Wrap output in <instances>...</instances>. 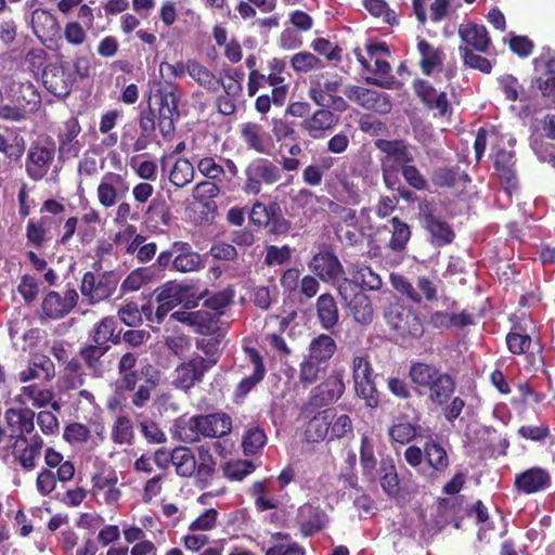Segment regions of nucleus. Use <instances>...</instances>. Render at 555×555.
Returning <instances> with one entry per match:
<instances>
[{"label": "nucleus", "instance_id": "nucleus-35", "mask_svg": "<svg viewBox=\"0 0 555 555\" xmlns=\"http://www.w3.org/2000/svg\"><path fill=\"white\" fill-rule=\"evenodd\" d=\"M317 312L320 324L324 330H331L338 323V308L332 295L322 294L318 298Z\"/></svg>", "mask_w": 555, "mask_h": 555}, {"label": "nucleus", "instance_id": "nucleus-34", "mask_svg": "<svg viewBox=\"0 0 555 555\" xmlns=\"http://www.w3.org/2000/svg\"><path fill=\"white\" fill-rule=\"evenodd\" d=\"M170 320L186 324L201 334H205L211 328V315L203 310L176 311L170 315Z\"/></svg>", "mask_w": 555, "mask_h": 555}, {"label": "nucleus", "instance_id": "nucleus-8", "mask_svg": "<svg viewBox=\"0 0 555 555\" xmlns=\"http://www.w3.org/2000/svg\"><path fill=\"white\" fill-rule=\"evenodd\" d=\"M154 99L159 106L162 131L167 133L173 131V119L175 116H178L179 93L177 86L169 81L160 82Z\"/></svg>", "mask_w": 555, "mask_h": 555}, {"label": "nucleus", "instance_id": "nucleus-44", "mask_svg": "<svg viewBox=\"0 0 555 555\" xmlns=\"http://www.w3.org/2000/svg\"><path fill=\"white\" fill-rule=\"evenodd\" d=\"M335 350L336 344L334 339L326 334H321L310 343L308 356L322 363H326L333 357Z\"/></svg>", "mask_w": 555, "mask_h": 555}, {"label": "nucleus", "instance_id": "nucleus-26", "mask_svg": "<svg viewBox=\"0 0 555 555\" xmlns=\"http://www.w3.org/2000/svg\"><path fill=\"white\" fill-rule=\"evenodd\" d=\"M241 138L248 149L260 154H269L272 149L270 134L257 122H245L241 125Z\"/></svg>", "mask_w": 555, "mask_h": 555}, {"label": "nucleus", "instance_id": "nucleus-17", "mask_svg": "<svg viewBox=\"0 0 555 555\" xmlns=\"http://www.w3.org/2000/svg\"><path fill=\"white\" fill-rule=\"evenodd\" d=\"M345 95L366 109L387 113L390 109L388 95L358 86H348L344 90Z\"/></svg>", "mask_w": 555, "mask_h": 555}, {"label": "nucleus", "instance_id": "nucleus-37", "mask_svg": "<svg viewBox=\"0 0 555 555\" xmlns=\"http://www.w3.org/2000/svg\"><path fill=\"white\" fill-rule=\"evenodd\" d=\"M417 51L421 55V67L424 74L430 75L443 63V53L424 39H418Z\"/></svg>", "mask_w": 555, "mask_h": 555}, {"label": "nucleus", "instance_id": "nucleus-31", "mask_svg": "<svg viewBox=\"0 0 555 555\" xmlns=\"http://www.w3.org/2000/svg\"><path fill=\"white\" fill-rule=\"evenodd\" d=\"M249 362L253 365V373L243 378L236 388L238 396H246L257 384H259L266 374V367L262 362V358L257 350L254 348H246Z\"/></svg>", "mask_w": 555, "mask_h": 555}, {"label": "nucleus", "instance_id": "nucleus-12", "mask_svg": "<svg viewBox=\"0 0 555 555\" xmlns=\"http://www.w3.org/2000/svg\"><path fill=\"white\" fill-rule=\"evenodd\" d=\"M375 146L383 153L380 157V166L390 168H402L405 164L413 160V156L408 145L402 140H384L375 141Z\"/></svg>", "mask_w": 555, "mask_h": 555}, {"label": "nucleus", "instance_id": "nucleus-58", "mask_svg": "<svg viewBox=\"0 0 555 555\" xmlns=\"http://www.w3.org/2000/svg\"><path fill=\"white\" fill-rule=\"evenodd\" d=\"M395 331L401 336H409L418 338L424 333V327L421 319L414 312H406L405 318L398 324Z\"/></svg>", "mask_w": 555, "mask_h": 555}, {"label": "nucleus", "instance_id": "nucleus-7", "mask_svg": "<svg viewBox=\"0 0 555 555\" xmlns=\"http://www.w3.org/2000/svg\"><path fill=\"white\" fill-rule=\"evenodd\" d=\"M244 189L249 194H258L262 183L273 184L281 179V170L268 158H255L245 169Z\"/></svg>", "mask_w": 555, "mask_h": 555}, {"label": "nucleus", "instance_id": "nucleus-21", "mask_svg": "<svg viewBox=\"0 0 555 555\" xmlns=\"http://www.w3.org/2000/svg\"><path fill=\"white\" fill-rule=\"evenodd\" d=\"M35 413L28 408H10L5 411V431L12 439H21L34 430Z\"/></svg>", "mask_w": 555, "mask_h": 555}, {"label": "nucleus", "instance_id": "nucleus-64", "mask_svg": "<svg viewBox=\"0 0 555 555\" xmlns=\"http://www.w3.org/2000/svg\"><path fill=\"white\" fill-rule=\"evenodd\" d=\"M43 446L41 438L35 437L30 443L22 451L20 455L21 465L26 469H31L36 465V460L40 455Z\"/></svg>", "mask_w": 555, "mask_h": 555}, {"label": "nucleus", "instance_id": "nucleus-30", "mask_svg": "<svg viewBox=\"0 0 555 555\" xmlns=\"http://www.w3.org/2000/svg\"><path fill=\"white\" fill-rule=\"evenodd\" d=\"M54 393L51 389L37 384L23 386L15 396V401L22 405L31 404L35 408H43L52 402Z\"/></svg>", "mask_w": 555, "mask_h": 555}, {"label": "nucleus", "instance_id": "nucleus-53", "mask_svg": "<svg viewBox=\"0 0 555 555\" xmlns=\"http://www.w3.org/2000/svg\"><path fill=\"white\" fill-rule=\"evenodd\" d=\"M380 486L389 495H396L399 491V478L391 460H383L380 463Z\"/></svg>", "mask_w": 555, "mask_h": 555}, {"label": "nucleus", "instance_id": "nucleus-5", "mask_svg": "<svg viewBox=\"0 0 555 555\" xmlns=\"http://www.w3.org/2000/svg\"><path fill=\"white\" fill-rule=\"evenodd\" d=\"M216 364L215 359L194 354L189 360L181 362L173 372L172 385L188 391L197 383H201L206 374Z\"/></svg>", "mask_w": 555, "mask_h": 555}, {"label": "nucleus", "instance_id": "nucleus-56", "mask_svg": "<svg viewBox=\"0 0 555 555\" xmlns=\"http://www.w3.org/2000/svg\"><path fill=\"white\" fill-rule=\"evenodd\" d=\"M291 65L297 73H308L312 69H320L323 67V62L311 52H298L291 59Z\"/></svg>", "mask_w": 555, "mask_h": 555}, {"label": "nucleus", "instance_id": "nucleus-13", "mask_svg": "<svg viewBox=\"0 0 555 555\" xmlns=\"http://www.w3.org/2000/svg\"><path fill=\"white\" fill-rule=\"evenodd\" d=\"M309 270L326 283L337 282L344 274L339 259L328 250L315 254L308 263Z\"/></svg>", "mask_w": 555, "mask_h": 555}, {"label": "nucleus", "instance_id": "nucleus-18", "mask_svg": "<svg viewBox=\"0 0 555 555\" xmlns=\"http://www.w3.org/2000/svg\"><path fill=\"white\" fill-rule=\"evenodd\" d=\"M122 483L118 482L115 472L102 474L93 477V493L108 506H118L122 498Z\"/></svg>", "mask_w": 555, "mask_h": 555}, {"label": "nucleus", "instance_id": "nucleus-20", "mask_svg": "<svg viewBox=\"0 0 555 555\" xmlns=\"http://www.w3.org/2000/svg\"><path fill=\"white\" fill-rule=\"evenodd\" d=\"M77 299L78 294L75 289H68L64 295L50 292L42 301V312L47 318L61 319L76 306Z\"/></svg>", "mask_w": 555, "mask_h": 555}, {"label": "nucleus", "instance_id": "nucleus-25", "mask_svg": "<svg viewBox=\"0 0 555 555\" xmlns=\"http://www.w3.org/2000/svg\"><path fill=\"white\" fill-rule=\"evenodd\" d=\"M338 116L330 109L322 107L308 116L300 124V128L313 139H321L338 122Z\"/></svg>", "mask_w": 555, "mask_h": 555}, {"label": "nucleus", "instance_id": "nucleus-59", "mask_svg": "<svg viewBox=\"0 0 555 555\" xmlns=\"http://www.w3.org/2000/svg\"><path fill=\"white\" fill-rule=\"evenodd\" d=\"M395 331L401 336H409L418 338L424 333V327L421 319L414 312H406L405 318L398 324Z\"/></svg>", "mask_w": 555, "mask_h": 555}, {"label": "nucleus", "instance_id": "nucleus-6", "mask_svg": "<svg viewBox=\"0 0 555 555\" xmlns=\"http://www.w3.org/2000/svg\"><path fill=\"white\" fill-rule=\"evenodd\" d=\"M366 52L369 60L364 57L360 51L354 50L358 62L364 68L380 76L379 79H367V81L379 87H388L389 81L386 80V78L390 74L391 66L388 62L390 52L387 44L385 42L370 43L366 46Z\"/></svg>", "mask_w": 555, "mask_h": 555}, {"label": "nucleus", "instance_id": "nucleus-55", "mask_svg": "<svg viewBox=\"0 0 555 555\" xmlns=\"http://www.w3.org/2000/svg\"><path fill=\"white\" fill-rule=\"evenodd\" d=\"M185 296V288L177 283H167L157 294V301H163V306H170L172 309L180 305Z\"/></svg>", "mask_w": 555, "mask_h": 555}, {"label": "nucleus", "instance_id": "nucleus-14", "mask_svg": "<svg viewBox=\"0 0 555 555\" xmlns=\"http://www.w3.org/2000/svg\"><path fill=\"white\" fill-rule=\"evenodd\" d=\"M30 26L35 36L44 44L60 38V24L56 17L46 9H35L31 12Z\"/></svg>", "mask_w": 555, "mask_h": 555}, {"label": "nucleus", "instance_id": "nucleus-38", "mask_svg": "<svg viewBox=\"0 0 555 555\" xmlns=\"http://www.w3.org/2000/svg\"><path fill=\"white\" fill-rule=\"evenodd\" d=\"M328 192L335 194L337 197L357 201L359 197L358 188L347 180L344 171L334 170L331 173V179L327 181Z\"/></svg>", "mask_w": 555, "mask_h": 555}, {"label": "nucleus", "instance_id": "nucleus-27", "mask_svg": "<svg viewBox=\"0 0 555 555\" xmlns=\"http://www.w3.org/2000/svg\"><path fill=\"white\" fill-rule=\"evenodd\" d=\"M345 392L344 375L335 372L314 389V399L318 404L327 405L336 402Z\"/></svg>", "mask_w": 555, "mask_h": 555}, {"label": "nucleus", "instance_id": "nucleus-42", "mask_svg": "<svg viewBox=\"0 0 555 555\" xmlns=\"http://www.w3.org/2000/svg\"><path fill=\"white\" fill-rule=\"evenodd\" d=\"M440 373L434 365L416 362L411 365L409 376L416 387L427 389Z\"/></svg>", "mask_w": 555, "mask_h": 555}, {"label": "nucleus", "instance_id": "nucleus-60", "mask_svg": "<svg viewBox=\"0 0 555 555\" xmlns=\"http://www.w3.org/2000/svg\"><path fill=\"white\" fill-rule=\"evenodd\" d=\"M112 439L118 444H130L133 439L132 422L126 416H118L112 429Z\"/></svg>", "mask_w": 555, "mask_h": 555}, {"label": "nucleus", "instance_id": "nucleus-9", "mask_svg": "<svg viewBox=\"0 0 555 555\" xmlns=\"http://www.w3.org/2000/svg\"><path fill=\"white\" fill-rule=\"evenodd\" d=\"M116 286L117 279L112 272L99 275L87 272L82 278L80 291L90 304H96L108 298L116 289Z\"/></svg>", "mask_w": 555, "mask_h": 555}, {"label": "nucleus", "instance_id": "nucleus-19", "mask_svg": "<svg viewBox=\"0 0 555 555\" xmlns=\"http://www.w3.org/2000/svg\"><path fill=\"white\" fill-rule=\"evenodd\" d=\"M81 128L77 118H69L63 124L57 134L59 140V154L60 157L74 158L78 156L82 149V143L79 141Z\"/></svg>", "mask_w": 555, "mask_h": 555}, {"label": "nucleus", "instance_id": "nucleus-43", "mask_svg": "<svg viewBox=\"0 0 555 555\" xmlns=\"http://www.w3.org/2000/svg\"><path fill=\"white\" fill-rule=\"evenodd\" d=\"M425 227L438 245H446L452 242L454 233L451 227L431 214L425 217Z\"/></svg>", "mask_w": 555, "mask_h": 555}, {"label": "nucleus", "instance_id": "nucleus-24", "mask_svg": "<svg viewBox=\"0 0 555 555\" xmlns=\"http://www.w3.org/2000/svg\"><path fill=\"white\" fill-rule=\"evenodd\" d=\"M326 521V514L318 506L304 504L298 508L296 522L305 537H311L321 531Z\"/></svg>", "mask_w": 555, "mask_h": 555}, {"label": "nucleus", "instance_id": "nucleus-1", "mask_svg": "<svg viewBox=\"0 0 555 555\" xmlns=\"http://www.w3.org/2000/svg\"><path fill=\"white\" fill-rule=\"evenodd\" d=\"M175 435L183 442L198 441L202 436L216 438L231 433L232 420L223 413L217 412L207 415L182 416L176 420Z\"/></svg>", "mask_w": 555, "mask_h": 555}, {"label": "nucleus", "instance_id": "nucleus-48", "mask_svg": "<svg viewBox=\"0 0 555 555\" xmlns=\"http://www.w3.org/2000/svg\"><path fill=\"white\" fill-rule=\"evenodd\" d=\"M352 281L357 283L361 291H378L383 286L380 275L367 266H359Z\"/></svg>", "mask_w": 555, "mask_h": 555}, {"label": "nucleus", "instance_id": "nucleus-54", "mask_svg": "<svg viewBox=\"0 0 555 555\" xmlns=\"http://www.w3.org/2000/svg\"><path fill=\"white\" fill-rule=\"evenodd\" d=\"M153 273L147 268H138L130 272L122 281L120 289L122 293L137 292L151 282Z\"/></svg>", "mask_w": 555, "mask_h": 555}, {"label": "nucleus", "instance_id": "nucleus-15", "mask_svg": "<svg viewBox=\"0 0 555 555\" xmlns=\"http://www.w3.org/2000/svg\"><path fill=\"white\" fill-rule=\"evenodd\" d=\"M42 82L50 93L65 96L72 90L74 78L70 70L63 65L50 64L43 69Z\"/></svg>", "mask_w": 555, "mask_h": 555}, {"label": "nucleus", "instance_id": "nucleus-63", "mask_svg": "<svg viewBox=\"0 0 555 555\" xmlns=\"http://www.w3.org/2000/svg\"><path fill=\"white\" fill-rule=\"evenodd\" d=\"M116 321L114 318L102 319L94 327L92 338L98 345H105L114 335Z\"/></svg>", "mask_w": 555, "mask_h": 555}, {"label": "nucleus", "instance_id": "nucleus-33", "mask_svg": "<svg viewBox=\"0 0 555 555\" xmlns=\"http://www.w3.org/2000/svg\"><path fill=\"white\" fill-rule=\"evenodd\" d=\"M271 541L272 544L268 547L262 546L266 555H306L305 547L292 541L289 533H272Z\"/></svg>", "mask_w": 555, "mask_h": 555}, {"label": "nucleus", "instance_id": "nucleus-28", "mask_svg": "<svg viewBox=\"0 0 555 555\" xmlns=\"http://www.w3.org/2000/svg\"><path fill=\"white\" fill-rule=\"evenodd\" d=\"M459 35L463 43H465L464 48L474 49L479 52H487L491 42L487 28L483 25L462 24L459 27Z\"/></svg>", "mask_w": 555, "mask_h": 555}, {"label": "nucleus", "instance_id": "nucleus-32", "mask_svg": "<svg viewBox=\"0 0 555 555\" xmlns=\"http://www.w3.org/2000/svg\"><path fill=\"white\" fill-rule=\"evenodd\" d=\"M513 152L506 150H498L494 155L495 169L499 173L501 182L505 185L507 193H511L517 188V180L513 169Z\"/></svg>", "mask_w": 555, "mask_h": 555}, {"label": "nucleus", "instance_id": "nucleus-47", "mask_svg": "<svg viewBox=\"0 0 555 555\" xmlns=\"http://www.w3.org/2000/svg\"><path fill=\"white\" fill-rule=\"evenodd\" d=\"M145 242V237L137 233V228L132 224H127L121 231L115 236V243L117 246L127 254L137 253L140 245Z\"/></svg>", "mask_w": 555, "mask_h": 555}, {"label": "nucleus", "instance_id": "nucleus-49", "mask_svg": "<svg viewBox=\"0 0 555 555\" xmlns=\"http://www.w3.org/2000/svg\"><path fill=\"white\" fill-rule=\"evenodd\" d=\"M390 222L392 230L388 246L393 251H402L405 249V246L411 237L410 227L397 217H393Z\"/></svg>", "mask_w": 555, "mask_h": 555}, {"label": "nucleus", "instance_id": "nucleus-3", "mask_svg": "<svg viewBox=\"0 0 555 555\" xmlns=\"http://www.w3.org/2000/svg\"><path fill=\"white\" fill-rule=\"evenodd\" d=\"M338 293L354 321L362 325L372 323L374 309L371 299L351 279H343L338 284Z\"/></svg>", "mask_w": 555, "mask_h": 555}, {"label": "nucleus", "instance_id": "nucleus-10", "mask_svg": "<svg viewBox=\"0 0 555 555\" xmlns=\"http://www.w3.org/2000/svg\"><path fill=\"white\" fill-rule=\"evenodd\" d=\"M129 191V184L125 177L116 172H106L96 189L99 203L111 208L116 205L118 198L124 197Z\"/></svg>", "mask_w": 555, "mask_h": 555}, {"label": "nucleus", "instance_id": "nucleus-46", "mask_svg": "<svg viewBox=\"0 0 555 555\" xmlns=\"http://www.w3.org/2000/svg\"><path fill=\"white\" fill-rule=\"evenodd\" d=\"M46 464L51 467H57V479L62 482L68 481L74 477L75 467L72 462L64 461L63 455L52 448L47 449L44 454Z\"/></svg>", "mask_w": 555, "mask_h": 555}, {"label": "nucleus", "instance_id": "nucleus-4", "mask_svg": "<svg viewBox=\"0 0 555 555\" xmlns=\"http://www.w3.org/2000/svg\"><path fill=\"white\" fill-rule=\"evenodd\" d=\"M351 370L357 396L364 400L367 408H376L379 399L369 357L363 353L354 356L351 362Z\"/></svg>", "mask_w": 555, "mask_h": 555}, {"label": "nucleus", "instance_id": "nucleus-22", "mask_svg": "<svg viewBox=\"0 0 555 555\" xmlns=\"http://www.w3.org/2000/svg\"><path fill=\"white\" fill-rule=\"evenodd\" d=\"M343 86V79L336 75H319L310 82L309 98L319 106L325 107L328 98L334 96Z\"/></svg>", "mask_w": 555, "mask_h": 555}, {"label": "nucleus", "instance_id": "nucleus-16", "mask_svg": "<svg viewBox=\"0 0 555 555\" xmlns=\"http://www.w3.org/2000/svg\"><path fill=\"white\" fill-rule=\"evenodd\" d=\"M416 95L422 103L435 112V116H446L450 112V104L444 91L435 89L427 80H416L413 85Z\"/></svg>", "mask_w": 555, "mask_h": 555}, {"label": "nucleus", "instance_id": "nucleus-52", "mask_svg": "<svg viewBox=\"0 0 555 555\" xmlns=\"http://www.w3.org/2000/svg\"><path fill=\"white\" fill-rule=\"evenodd\" d=\"M48 219L41 218L40 220H29L26 227L27 242L40 248L49 240L48 238Z\"/></svg>", "mask_w": 555, "mask_h": 555}, {"label": "nucleus", "instance_id": "nucleus-50", "mask_svg": "<svg viewBox=\"0 0 555 555\" xmlns=\"http://www.w3.org/2000/svg\"><path fill=\"white\" fill-rule=\"evenodd\" d=\"M267 443V435L259 426H250L243 436L242 446L244 453L254 455Z\"/></svg>", "mask_w": 555, "mask_h": 555}, {"label": "nucleus", "instance_id": "nucleus-11", "mask_svg": "<svg viewBox=\"0 0 555 555\" xmlns=\"http://www.w3.org/2000/svg\"><path fill=\"white\" fill-rule=\"evenodd\" d=\"M54 154L53 145H30L25 160V169L28 177L34 181L41 180L48 173Z\"/></svg>", "mask_w": 555, "mask_h": 555}, {"label": "nucleus", "instance_id": "nucleus-29", "mask_svg": "<svg viewBox=\"0 0 555 555\" xmlns=\"http://www.w3.org/2000/svg\"><path fill=\"white\" fill-rule=\"evenodd\" d=\"M173 249L178 255L172 260L175 269L182 273L198 271L203 268V259L199 254L193 251L188 243L176 242Z\"/></svg>", "mask_w": 555, "mask_h": 555}, {"label": "nucleus", "instance_id": "nucleus-61", "mask_svg": "<svg viewBox=\"0 0 555 555\" xmlns=\"http://www.w3.org/2000/svg\"><path fill=\"white\" fill-rule=\"evenodd\" d=\"M330 435V421L327 415H317L308 424L306 436L308 440H323Z\"/></svg>", "mask_w": 555, "mask_h": 555}, {"label": "nucleus", "instance_id": "nucleus-2", "mask_svg": "<svg viewBox=\"0 0 555 555\" xmlns=\"http://www.w3.org/2000/svg\"><path fill=\"white\" fill-rule=\"evenodd\" d=\"M3 90L12 103H18L30 113L37 111L41 103V96L26 70L4 76Z\"/></svg>", "mask_w": 555, "mask_h": 555}, {"label": "nucleus", "instance_id": "nucleus-57", "mask_svg": "<svg viewBox=\"0 0 555 555\" xmlns=\"http://www.w3.org/2000/svg\"><path fill=\"white\" fill-rule=\"evenodd\" d=\"M62 387L66 389H77L83 384V373L77 360H70L64 367L61 377Z\"/></svg>", "mask_w": 555, "mask_h": 555}, {"label": "nucleus", "instance_id": "nucleus-41", "mask_svg": "<svg viewBox=\"0 0 555 555\" xmlns=\"http://www.w3.org/2000/svg\"><path fill=\"white\" fill-rule=\"evenodd\" d=\"M429 399L436 404H443L454 392L455 383L447 373H440L436 380L427 388Z\"/></svg>", "mask_w": 555, "mask_h": 555}, {"label": "nucleus", "instance_id": "nucleus-51", "mask_svg": "<svg viewBox=\"0 0 555 555\" xmlns=\"http://www.w3.org/2000/svg\"><path fill=\"white\" fill-rule=\"evenodd\" d=\"M185 69L198 85L208 90H216L215 75L204 65L195 60H188Z\"/></svg>", "mask_w": 555, "mask_h": 555}, {"label": "nucleus", "instance_id": "nucleus-40", "mask_svg": "<svg viewBox=\"0 0 555 555\" xmlns=\"http://www.w3.org/2000/svg\"><path fill=\"white\" fill-rule=\"evenodd\" d=\"M172 466L180 477L193 476L196 470V459L192 450L188 447L175 448Z\"/></svg>", "mask_w": 555, "mask_h": 555}, {"label": "nucleus", "instance_id": "nucleus-39", "mask_svg": "<svg viewBox=\"0 0 555 555\" xmlns=\"http://www.w3.org/2000/svg\"><path fill=\"white\" fill-rule=\"evenodd\" d=\"M418 429L420 426L416 423L397 417L388 429V436L395 443L408 444L417 436Z\"/></svg>", "mask_w": 555, "mask_h": 555}, {"label": "nucleus", "instance_id": "nucleus-36", "mask_svg": "<svg viewBox=\"0 0 555 555\" xmlns=\"http://www.w3.org/2000/svg\"><path fill=\"white\" fill-rule=\"evenodd\" d=\"M425 461L438 475L443 474L450 465L446 449L433 439L425 442Z\"/></svg>", "mask_w": 555, "mask_h": 555}, {"label": "nucleus", "instance_id": "nucleus-45", "mask_svg": "<svg viewBox=\"0 0 555 555\" xmlns=\"http://www.w3.org/2000/svg\"><path fill=\"white\" fill-rule=\"evenodd\" d=\"M194 175L193 164L181 157L173 163L169 171V180L177 188H183L193 181Z\"/></svg>", "mask_w": 555, "mask_h": 555}, {"label": "nucleus", "instance_id": "nucleus-23", "mask_svg": "<svg viewBox=\"0 0 555 555\" xmlns=\"http://www.w3.org/2000/svg\"><path fill=\"white\" fill-rule=\"evenodd\" d=\"M550 473L541 467H532L515 478V488L525 494H532L546 490L551 486Z\"/></svg>", "mask_w": 555, "mask_h": 555}, {"label": "nucleus", "instance_id": "nucleus-62", "mask_svg": "<svg viewBox=\"0 0 555 555\" xmlns=\"http://www.w3.org/2000/svg\"><path fill=\"white\" fill-rule=\"evenodd\" d=\"M538 87L543 96L555 103V57L547 62L545 78L538 80Z\"/></svg>", "mask_w": 555, "mask_h": 555}]
</instances>
